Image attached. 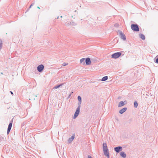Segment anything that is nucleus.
<instances>
[{
    "label": "nucleus",
    "mask_w": 158,
    "mask_h": 158,
    "mask_svg": "<svg viewBox=\"0 0 158 158\" xmlns=\"http://www.w3.org/2000/svg\"><path fill=\"white\" fill-rule=\"evenodd\" d=\"M131 28L132 30L135 31H139V26L137 24H132L131 25Z\"/></svg>",
    "instance_id": "1"
},
{
    "label": "nucleus",
    "mask_w": 158,
    "mask_h": 158,
    "mask_svg": "<svg viewBox=\"0 0 158 158\" xmlns=\"http://www.w3.org/2000/svg\"><path fill=\"white\" fill-rule=\"evenodd\" d=\"M118 35H119V36L121 39L123 40H126V37L124 34L122 32V31L118 30Z\"/></svg>",
    "instance_id": "2"
},
{
    "label": "nucleus",
    "mask_w": 158,
    "mask_h": 158,
    "mask_svg": "<svg viewBox=\"0 0 158 158\" xmlns=\"http://www.w3.org/2000/svg\"><path fill=\"white\" fill-rule=\"evenodd\" d=\"M121 53L120 52L115 53L111 55V57L114 59H116L118 58L121 56Z\"/></svg>",
    "instance_id": "3"
},
{
    "label": "nucleus",
    "mask_w": 158,
    "mask_h": 158,
    "mask_svg": "<svg viewBox=\"0 0 158 158\" xmlns=\"http://www.w3.org/2000/svg\"><path fill=\"white\" fill-rule=\"evenodd\" d=\"M44 68V66L42 64H40V65H38L37 67V69L38 71L39 72H40V73L42 72L43 71Z\"/></svg>",
    "instance_id": "4"
},
{
    "label": "nucleus",
    "mask_w": 158,
    "mask_h": 158,
    "mask_svg": "<svg viewBox=\"0 0 158 158\" xmlns=\"http://www.w3.org/2000/svg\"><path fill=\"white\" fill-rule=\"evenodd\" d=\"M114 150L116 152L118 153L122 150L123 148L121 146H118L114 148Z\"/></svg>",
    "instance_id": "5"
},
{
    "label": "nucleus",
    "mask_w": 158,
    "mask_h": 158,
    "mask_svg": "<svg viewBox=\"0 0 158 158\" xmlns=\"http://www.w3.org/2000/svg\"><path fill=\"white\" fill-rule=\"evenodd\" d=\"M12 125V121L11 122H10V123L9 124L8 128H7V134H8L11 130V127Z\"/></svg>",
    "instance_id": "6"
},
{
    "label": "nucleus",
    "mask_w": 158,
    "mask_h": 158,
    "mask_svg": "<svg viewBox=\"0 0 158 158\" xmlns=\"http://www.w3.org/2000/svg\"><path fill=\"white\" fill-rule=\"evenodd\" d=\"M85 61L86 64L87 65H89L91 63L90 59L89 57L85 59Z\"/></svg>",
    "instance_id": "7"
},
{
    "label": "nucleus",
    "mask_w": 158,
    "mask_h": 158,
    "mask_svg": "<svg viewBox=\"0 0 158 158\" xmlns=\"http://www.w3.org/2000/svg\"><path fill=\"white\" fill-rule=\"evenodd\" d=\"M104 155L106 156L108 158L110 157V153L109 150L103 151Z\"/></svg>",
    "instance_id": "8"
},
{
    "label": "nucleus",
    "mask_w": 158,
    "mask_h": 158,
    "mask_svg": "<svg viewBox=\"0 0 158 158\" xmlns=\"http://www.w3.org/2000/svg\"><path fill=\"white\" fill-rule=\"evenodd\" d=\"M127 103V101H124L123 102L122 101L120 102L118 105V107H120L123 106L124 105Z\"/></svg>",
    "instance_id": "9"
},
{
    "label": "nucleus",
    "mask_w": 158,
    "mask_h": 158,
    "mask_svg": "<svg viewBox=\"0 0 158 158\" xmlns=\"http://www.w3.org/2000/svg\"><path fill=\"white\" fill-rule=\"evenodd\" d=\"M107 144L106 143H103V150L104 151L106 150H108Z\"/></svg>",
    "instance_id": "10"
},
{
    "label": "nucleus",
    "mask_w": 158,
    "mask_h": 158,
    "mask_svg": "<svg viewBox=\"0 0 158 158\" xmlns=\"http://www.w3.org/2000/svg\"><path fill=\"white\" fill-rule=\"evenodd\" d=\"M77 24L75 22L72 21L70 23H68L66 24L67 26H69V25H71L72 26H75Z\"/></svg>",
    "instance_id": "11"
},
{
    "label": "nucleus",
    "mask_w": 158,
    "mask_h": 158,
    "mask_svg": "<svg viewBox=\"0 0 158 158\" xmlns=\"http://www.w3.org/2000/svg\"><path fill=\"white\" fill-rule=\"evenodd\" d=\"M120 155L123 158H125L126 157V154L124 152H121L120 153Z\"/></svg>",
    "instance_id": "12"
},
{
    "label": "nucleus",
    "mask_w": 158,
    "mask_h": 158,
    "mask_svg": "<svg viewBox=\"0 0 158 158\" xmlns=\"http://www.w3.org/2000/svg\"><path fill=\"white\" fill-rule=\"evenodd\" d=\"M127 110V108L126 107H124L120 110L119 111V113L121 114H122L126 111Z\"/></svg>",
    "instance_id": "13"
},
{
    "label": "nucleus",
    "mask_w": 158,
    "mask_h": 158,
    "mask_svg": "<svg viewBox=\"0 0 158 158\" xmlns=\"http://www.w3.org/2000/svg\"><path fill=\"white\" fill-rule=\"evenodd\" d=\"M74 135H73L71 138L69 139H68V142L69 143H71L74 138Z\"/></svg>",
    "instance_id": "14"
},
{
    "label": "nucleus",
    "mask_w": 158,
    "mask_h": 158,
    "mask_svg": "<svg viewBox=\"0 0 158 158\" xmlns=\"http://www.w3.org/2000/svg\"><path fill=\"white\" fill-rule=\"evenodd\" d=\"M85 58H83L81 59L80 60V63L81 64H82L83 65H85Z\"/></svg>",
    "instance_id": "15"
},
{
    "label": "nucleus",
    "mask_w": 158,
    "mask_h": 158,
    "mask_svg": "<svg viewBox=\"0 0 158 158\" xmlns=\"http://www.w3.org/2000/svg\"><path fill=\"white\" fill-rule=\"evenodd\" d=\"M139 37L143 40H144L145 39V36L144 35L142 34H139Z\"/></svg>",
    "instance_id": "16"
},
{
    "label": "nucleus",
    "mask_w": 158,
    "mask_h": 158,
    "mask_svg": "<svg viewBox=\"0 0 158 158\" xmlns=\"http://www.w3.org/2000/svg\"><path fill=\"white\" fill-rule=\"evenodd\" d=\"M63 84H64L63 83H62V84H60V85H56L55 87H54L53 89H57L58 88H59L60 87L62 86V85Z\"/></svg>",
    "instance_id": "17"
},
{
    "label": "nucleus",
    "mask_w": 158,
    "mask_h": 158,
    "mask_svg": "<svg viewBox=\"0 0 158 158\" xmlns=\"http://www.w3.org/2000/svg\"><path fill=\"white\" fill-rule=\"evenodd\" d=\"M108 77L107 76L103 77L101 79L102 81H104L107 80L108 79Z\"/></svg>",
    "instance_id": "18"
},
{
    "label": "nucleus",
    "mask_w": 158,
    "mask_h": 158,
    "mask_svg": "<svg viewBox=\"0 0 158 158\" xmlns=\"http://www.w3.org/2000/svg\"><path fill=\"white\" fill-rule=\"evenodd\" d=\"M138 103L136 101H135L134 102V106L135 108H137L138 106Z\"/></svg>",
    "instance_id": "19"
},
{
    "label": "nucleus",
    "mask_w": 158,
    "mask_h": 158,
    "mask_svg": "<svg viewBox=\"0 0 158 158\" xmlns=\"http://www.w3.org/2000/svg\"><path fill=\"white\" fill-rule=\"evenodd\" d=\"M80 108H77L75 113L79 114L80 112Z\"/></svg>",
    "instance_id": "20"
},
{
    "label": "nucleus",
    "mask_w": 158,
    "mask_h": 158,
    "mask_svg": "<svg viewBox=\"0 0 158 158\" xmlns=\"http://www.w3.org/2000/svg\"><path fill=\"white\" fill-rule=\"evenodd\" d=\"M81 101H78V106L77 108H80L81 107Z\"/></svg>",
    "instance_id": "21"
},
{
    "label": "nucleus",
    "mask_w": 158,
    "mask_h": 158,
    "mask_svg": "<svg viewBox=\"0 0 158 158\" xmlns=\"http://www.w3.org/2000/svg\"><path fill=\"white\" fill-rule=\"evenodd\" d=\"M79 114H77V113H75L74 116H73V118L75 119L77 118V117L78 116Z\"/></svg>",
    "instance_id": "22"
},
{
    "label": "nucleus",
    "mask_w": 158,
    "mask_h": 158,
    "mask_svg": "<svg viewBox=\"0 0 158 158\" xmlns=\"http://www.w3.org/2000/svg\"><path fill=\"white\" fill-rule=\"evenodd\" d=\"M156 58L155 61V62L156 63L158 64V55L156 56Z\"/></svg>",
    "instance_id": "23"
},
{
    "label": "nucleus",
    "mask_w": 158,
    "mask_h": 158,
    "mask_svg": "<svg viewBox=\"0 0 158 158\" xmlns=\"http://www.w3.org/2000/svg\"><path fill=\"white\" fill-rule=\"evenodd\" d=\"M77 99L78 101H81V96H78L77 97Z\"/></svg>",
    "instance_id": "24"
},
{
    "label": "nucleus",
    "mask_w": 158,
    "mask_h": 158,
    "mask_svg": "<svg viewBox=\"0 0 158 158\" xmlns=\"http://www.w3.org/2000/svg\"><path fill=\"white\" fill-rule=\"evenodd\" d=\"M68 65V64H67V63H63V64H62V65H63V66H66V65Z\"/></svg>",
    "instance_id": "25"
},
{
    "label": "nucleus",
    "mask_w": 158,
    "mask_h": 158,
    "mask_svg": "<svg viewBox=\"0 0 158 158\" xmlns=\"http://www.w3.org/2000/svg\"><path fill=\"white\" fill-rule=\"evenodd\" d=\"M88 158H93L90 155L88 156Z\"/></svg>",
    "instance_id": "26"
},
{
    "label": "nucleus",
    "mask_w": 158,
    "mask_h": 158,
    "mask_svg": "<svg viewBox=\"0 0 158 158\" xmlns=\"http://www.w3.org/2000/svg\"><path fill=\"white\" fill-rule=\"evenodd\" d=\"M34 3H32L31 4V6H33L34 5Z\"/></svg>",
    "instance_id": "27"
},
{
    "label": "nucleus",
    "mask_w": 158,
    "mask_h": 158,
    "mask_svg": "<svg viewBox=\"0 0 158 158\" xmlns=\"http://www.w3.org/2000/svg\"><path fill=\"white\" fill-rule=\"evenodd\" d=\"M34 3H32L31 4V6H33L34 5Z\"/></svg>",
    "instance_id": "28"
},
{
    "label": "nucleus",
    "mask_w": 158,
    "mask_h": 158,
    "mask_svg": "<svg viewBox=\"0 0 158 158\" xmlns=\"http://www.w3.org/2000/svg\"><path fill=\"white\" fill-rule=\"evenodd\" d=\"M10 94H11L12 95H13V92H12V91H10Z\"/></svg>",
    "instance_id": "29"
},
{
    "label": "nucleus",
    "mask_w": 158,
    "mask_h": 158,
    "mask_svg": "<svg viewBox=\"0 0 158 158\" xmlns=\"http://www.w3.org/2000/svg\"><path fill=\"white\" fill-rule=\"evenodd\" d=\"M31 6H31L30 5V6H29V8L27 10V11L30 8H31Z\"/></svg>",
    "instance_id": "30"
},
{
    "label": "nucleus",
    "mask_w": 158,
    "mask_h": 158,
    "mask_svg": "<svg viewBox=\"0 0 158 158\" xmlns=\"http://www.w3.org/2000/svg\"><path fill=\"white\" fill-rule=\"evenodd\" d=\"M71 96V94H70L69 95V96H68V98H69Z\"/></svg>",
    "instance_id": "31"
},
{
    "label": "nucleus",
    "mask_w": 158,
    "mask_h": 158,
    "mask_svg": "<svg viewBox=\"0 0 158 158\" xmlns=\"http://www.w3.org/2000/svg\"><path fill=\"white\" fill-rule=\"evenodd\" d=\"M37 8H38L39 9H40V8L39 6H38Z\"/></svg>",
    "instance_id": "32"
},
{
    "label": "nucleus",
    "mask_w": 158,
    "mask_h": 158,
    "mask_svg": "<svg viewBox=\"0 0 158 158\" xmlns=\"http://www.w3.org/2000/svg\"><path fill=\"white\" fill-rule=\"evenodd\" d=\"M117 25H118V24H115V26H117Z\"/></svg>",
    "instance_id": "33"
},
{
    "label": "nucleus",
    "mask_w": 158,
    "mask_h": 158,
    "mask_svg": "<svg viewBox=\"0 0 158 158\" xmlns=\"http://www.w3.org/2000/svg\"><path fill=\"white\" fill-rule=\"evenodd\" d=\"M118 98H120V97H119Z\"/></svg>",
    "instance_id": "34"
},
{
    "label": "nucleus",
    "mask_w": 158,
    "mask_h": 158,
    "mask_svg": "<svg viewBox=\"0 0 158 158\" xmlns=\"http://www.w3.org/2000/svg\"><path fill=\"white\" fill-rule=\"evenodd\" d=\"M60 17L62 18V16H60Z\"/></svg>",
    "instance_id": "35"
}]
</instances>
